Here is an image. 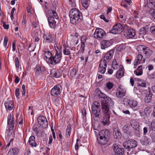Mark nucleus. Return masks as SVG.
Masks as SVG:
<instances>
[{"mask_svg": "<svg viewBox=\"0 0 155 155\" xmlns=\"http://www.w3.org/2000/svg\"><path fill=\"white\" fill-rule=\"evenodd\" d=\"M35 75L36 76H38L41 72V68L40 67L38 66L35 68Z\"/></svg>", "mask_w": 155, "mask_h": 155, "instance_id": "40", "label": "nucleus"}, {"mask_svg": "<svg viewBox=\"0 0 155 155\" xmlns=\"http://www.w3.org/2000/svg\"><path fill=\"white\" fill-rule=\"evenodd\" d=\"M150 31L152 34H155V26H152L150 28Z\"/></svg>", "mask_w": 155, "mask_h": 155, "instance_id": "56", "label": "nucleus"}, {"mask_svg": "<svg viewBox=\"0 0 155 155\" xmlns=\"http://www.w3.org/2000/svg\"><path fill=\"white\" fill-rule=\"evenodd\" d=\"M4 104L7 111L12 110L14 107V103L12 101H7L5 102Z\"/></svg>", "mask_w": 155, "mask_h": 155, "instance_id": "19", "label": "nucleus"}, {"mask_svg": "<svg viewBox=\"0 0 155 155\" xmlns=\"http://www.w3.org/2000/svg\"><path fill=\"white\" fill-rule=\"evenodd\" d=\"M124 35L125 37L127 38H133L135 35V31L133 29L128 28L125 29Z\"/></svg>", "mask_w": 155, "mask_h": 155, "instance_id": "11", "label": "nucleus"}, {"mask_svg": "<svg viewBox=\"0 0 155 155\" xmlns=\"http://www.w3.org/2000/svg\"><path fill=\"white\" fill-rule=\"evenodd\" d=\"M51 74L54 77L58 78L61 75V74L58 69H52L51 72Z\"/></svg>", "mask_w": 155, "mask_h": 155, "instance_id": "26", "label": "nucleus"}, {"mask_svg": "<svg viewBox=\"0 0 155 155\" xmlns=\"http://www.w3.org/2000/svg\"><path fill=\"white\" fill-rule=\"evenodd\" d=\"M8 42V38L7 36H5L4 39V41L3 42V45L5 47L7 44V43Z\"/></svg>", "mask_w": 155, "mask_h": 155, "instance_id": "54", "label": "nucleus"}, {"mask_svg": "<svg viewBox=\"0 0 155 155\" xmlns=\"http://www.w3.org/2000/svg\"><path fill=\"white\" fill-rule=\"evenodd\" d=\"M100 18L101 19H103L106 22H108L109 21V20L106 18L105 16L104 15H101L100 16Z\"/></svg>", "mask_w": 155, "mask_h": 155, "instance_id": "57", "label": "nucleus"}, {"mask_svg": "<svg viewBox=\"0 0 155 155\" xmlns=\"http://www.w3.org/2000/svg\"><path fill=\"white\" fill-rule=\"evenodd\" d=\"M92 112L94 120L96 121L101 120V116L100 108H92Z\"/></svg>", "mask_w": 155, "mask_h": 155, "instance_id": "10", "label": "nucleus"}, {"mask_svg": "<svg viewBox=\"0 0 155 155\" xmlns=\"http://www.w3.org/2000/svg\"><path fill=\"white\" fill-rule=\"evenodd\" d=\"M119 19L121 22L124 23L126 21V18L122 15H120L119 18Z\"/></svg>", "mask_w": 155, "mask_h": 155, "instance_id": "45", "label": "nucleus"}, {"mask_svg": "<svg viewBox=\"0 0 155 155\" xmlns=\"http://www.w3.org/2000/svg\"><path fill=\"white\" fill-rule=\"evenodd\" d=\"M71 131V125L70 124H69L68 125L66 131V135L67 138H69L70 137Z\"/></svg>", "mask_w": 155, "mask_h": 155, "instance_id": "34", "label": "nucleus"}, {"mask_svg": "<svg viewBox=\"0 0 155 155\" xmlns=\"http://www.w3.org/2000/svg\"><path fill=\"white\" fill-rule=\"evenodd\" d=\"M44 59L48 63V60H51L52 58V55L51 53L49 51H46L44 53Z\"/></svg>", "mask_w": 155, "mask_h": 155, "instance_id": "33", "label": "nucleus"}, {"mask_svg": "<svg viewBox=\"0 0 155 155\" xmlns=\"http://www.w3.org/2000/svg\"><path fill=\"white\" fill-rule=\"evenodd\" d=\"M127 27V26L124 24L117 23L113 26L112 29L110 31V32L115 34H120Z\"/></svg>", "mask_w": 155, "mask_h": 155, "instance_id": "5", "label": "nucleus"}, {"mask_svg": "<svg viewBox=\"0 0 155 155\" xmlns=\"http://www.w3.org/2000/svg\"><path fill=\"white\" fill-rule=\"evenodd\" d=\"M53 140L52 137V136H50L49 137V139L48 142V144H51Z\"/></svg>", "mask_w": 155, "mask_h": 155, "instance_id": "62", "label": "nucleus"}, {"mask_svg": "<svg viewBox=\"0 0 155 155\" xmlns=\"http://www.w3.org/2000/svg\"><path fill=\"white\" fill-rule=\"evenodd\" d=\"M94 35L95 38L98 40H101L104 39L105 37L106 33L102 29L97 28L96 29Z\"/></svg>", "mask_w": 155, "mask_h": 155, "instance_id": "7", "label": "nucleus"}, {"mask_svg": "<svg viewBox=\"0 0 155 155\" xmlns=\"http://www.w3.org/2000/svg\"><path fill=\"white\" fill-rule=\"evenodd\" d=\"M86 37L85 35H83L81 38V43H85L86 40Z\"/></svg>", "mask_w": 155, "mask_h": 155, "instance_id": "55", "label": "nucleus"}, {"mask_svg": "<svg viewBox=\"0 0 155 155\" xmlns=\"http://www.w3.org/2000/svg\"><path fill=\"white\" fill-rule=\"evenodd\" d=\"M7 124L9 127V130L8 135L9 136L12 133L13 130L14 128L15 120L13 114H9L7 118Z\"/></svg>", "mask_w": 155, "mask_h": 155, "instance_id": "6", "label": "nucleus"}, {"mask_svg": "<svg viewBox=\"0 0 155 155\" xmlns=\"http://www.w3.org/2000/svg\"><path fill=\"white\" fill-rule=\"evenodd\" d=\"M140 32L141 34L145 35L146 33V31L144 28H142L140 29Z\"/></svg>", "mask_w": 155, "mask_h": 155, "instance_id": "53", "label": "nucleus"}, {"mask_svg": "<svg viewBox=\"0 0 155 155\" xmlns=\"http://www.w3.org/2000/svg\"><path fill=\"white\" fill-rule=\"evenodd\" d=\"M143 57L142 54H138L134 62V66H136L140 63V61L143 59Z\"/></svg>", "mask_w": 155, "mask_h": 155, "instance_id": "30", "label": "nucleus"}, {"mask_svg": "<svg viewBox=\"0 0 155 155\" xmlns=\"http://www.w3.org/2000/svg\"><path fill=\"white\" fill-rule=\"evenodd\" d=\"M15 155L18 154L19 151V150L17 148L14 147L10 149Z\"/></svg>", "mask_w": 155, "mask_h": 155, "instance_id": "47", "label": "nucleus"}, {"mask_svg": "<svg viewBox=\"0 0 155 155\" xmlns=\"http://www.w3.org/2000/svg\"><path fill=\"white\" fill-rule=\"evenodd\" d=\"M107 64L104 61H101L99 64L98 71L101 74H104L106 71Z\"/></svg>", "mask_w": 155, "mask_h": 155, "instance_id": "16", "label": "nucleus"}, {"mask_svg": "<svg viewBox=\"0 0 155 155\" xmlns=\"http://www.w3.org/2000/svg\"><path fill=\"white\" fill-rule=\"evenodd\" d=\"M15 65L17 69H18L19 67V62L18 58V57L16 58L14 60Z\"/></svg>", "mask_w": 155, "mask_h": 155, "instance_id": "42", "label": "nucleus"}, {"mask_svg": "<svg viewBox=\"0 0 155 155\" xmlns=\"http://www.w3.org/2000/svg\"><path fill=\"white\" fill-rule=\"evenodd\" d=\"M15 82L16 83H18L20 81V78L17 76H15Z\"/></svg>", "mask_w": 155, "mask_h": 155, "instance_id": "60", "label": "nucleus"}, {"mask_svg": "<svg viewBox=\"0 0 155 155\" xmlns=\"http://www.w3.org/2000/svg\"><path fill=\"white\" fill-rule=\"evenodd\" d=\"M47 15L48 17H51V18L57 20L59 18V16L56 11L54 10L51 9L48 11Z\"/></svg>", "mask_w": 155, "mask_h": 155, "instance_id": "20", "label": "nucleus"}, {"mask_svg": "<svg viewBox=\"0 0 155 155\" xmlns=\"http://www.w3.org/2000/svg\"><path fill=\"white\" fill-rule=\"evenodd\" d=\"M43 37L44 41L47 43H52L54 39V37L49 33L45 34Z\"/></svg>", "mask_w": 155, "mask_h": 155, "instance_id": "18", "label": "nucleus"}, {"mask_svg": "<svg viewBox=\"0 0 155 155\" xmlns=\"http://www.w3.org/2000/svg\"><path fill=\"white\" fill-rule=\"evenodd\" d=\"M63 50L62 51L63 54L65 55L69 56L70 58L71 59V57L70 56L71 55V53L70 50L68 48V47H66L65 44H63Z\"/></svg>", "mask_w": 155, "mask_h": 155, "instance_id": "27", "label": "nucleus"}, {"mask_svg": "<svg viewBox=\"0 0 155 155\" xmlns=\"http://www.w3.org/2000/svg\"><path fill=\"white\" fill-rule=\"evenodd\" d=\"M62 87L60 85H55L51 90V95L52 96L57 97L59 95L61 91Z\"/></svg>", "mask_w": 155, "mask_h": 155, "instance_id": "12", "label": "nucleus"}, {"mask_svg": "<svg viewBox=\"0 0 155 155\" xmlns=\"http://www.w3.org/2000/svg\"><path fill=\"white\" fill-rule=\"evenodd\" d=\"M139 86L143 87H145L146 86V84L144 81L142 82L141 83L139 84Z\"/></svg>", "mask_w": 155, "mask_h": 155, "instance_id": "61", "label": "nucleus"}, {"mask_svg": "<svg viewBox=\"0 0 155 155\" xmlns=\"http://www.w3.org/2000/svg\"><path fill=\"white\" fill-rule=\"evenodd\" d=\"M112 66L113 68L115 70L117 69L118 67L119 64L116 61V60L115 59H114L113 61Z\"/></svg>", "mask_w": 155, "mask_h": 155, "instance_id": "37", "label": "nucleus"}, {"mask_svg": "<svg viewBox=\"0 0 155 155\" xmlns=\"http://www.w3.org/2000/svg\"><path fill=\"white\" fill-rule=\"evenodd\" d=\"M101 103L112 107L114 106V103L113 100L110 98L107 97L105 98L104 101H103Z\"/></svg>", "mask_w": 155, "mask_h": 155, "instance_id": "21", "label": "nucleus"}, {"mask_svg": "<svg viewBox=\"0 0 155 155\" xmlns=\"http://www.w3.org/2000/svg\"><path fill=\"white\" fill-rule=\"evenodd\" d=\"M102 110L104 113L103 117L101 118V123L104 125H108L110 123V111L109 108L111 107L101 103Z\"/></svg>", "mask_w": 155, "mask_h": 155, "instance_id": "2", "label": "nucleus"}, {"mask_svg": "<svg viewBox=\"0 0 155 155\" xmlns=\"http://www.w3.org/2000/svg\"><path fill=\"white\" fill-rule=\"evenodd\" d=\"M100 103L97 101H95L93 102L92 108H100Z\"/></svg>", "mask_w": 155, "mask_h": 155, "instance_id": "41", "label": "nucleus"}, {"mask_svg": "<svg viewBox=\"0 0 155 155\" xmlns=\"http://www.w3.org/2000/svg\"><path fill=\"white\" fill-rule=\"evenodd\" d=\"M113 148L116 154L122 155L124 153V149L122 148H119L116 144H113Z\"/></svg>", "mask_w": 155, "mask_h": 155, "instance_id": "17", "label": "nucleus"}, {"mask_svg": "<svg viewBox=\"0 0 155 155\" xmlns=\"http://www.w3.org/2000/svg\"><path fill=\"white\" fill-rule=\"evenodd\" d=\"M143 67L142 65L138 66L137 69L135 70L134 73L137 76L141 75L143 74Z\"/></svg>", "mask_w": 155, "mask_h": 155, "instance_id": "32", "label": "nucleus"}, {"mask_svg": "<svg viewBox=\"0 0 155 155\" xmlns=\"http://www.w3.org/2000/svg\"><path fill=\"white\" fill-rule=\"evenodd\" d=\"M151 125L152 127L155 129V120H154L152 121Z\"/></svg>", "mask_w": 155, "mask_h": 155, "instance_id": "63", "label": "nucleus"}, {"mask_svg": "<svg viewBox=\"0 0 155 155\" xmlns=\"http://www.w3.org/2000/svg\"><path fill=\"white\" fill-rule=\"evenodd\" d=\"M108 140L109 139L99 136V138L97 139V141L99 143L103 145L106 144Z\"/></svg>", "mask_w": 155, "mask_h": 155, "instance_id": "31", "label": "nucleus"}, {"mask_svg": "<svg viewBox=\"0 0 155 155\" xmlns=\"http://www.w3.org/2000/svg\"><path fill=\"white\" fill-rule=\"evenodd\" d=\"M33 130L35 131L37 135H38L39 134L40 131L37 127H33Z\"/></svg>", "mask_w": 155, "mask_h": 155, "instance_id": "50", "label": "nucleus"}, {"mask_svg": "<svg viewBox=\"0 0 155 155\" xmlns=\"http://www.w3.org/2000/svg\"><path fill=\"white\" fill-rule=\"evenodd\" d=\"M151 95H147L145 98V101L147 102H150L151 100Z\"/></svg>", "mask_w": 155, "mask_h": 155, "instance_id": "51", "label": "nucleus"}, {"mask_svg": "<svg viewBox=\"0 0 155 155\" xmlns=\"http://www.w3.org/2000/svg\"><path fill=\"white\" fill-rule=\"evenodd\" d=\"M124 69L122 67H121L117 72L116 76L118 79H120L123 76L124 74Z\"/></svg>", "mask_w": 155, "mask_h": 155, "instance_id": "28", "label": "nucleus"}, {"mask_svg": "<svg viewBox=\"0 0 155 155\" xmlns=\"http://www.w3.org/2000/svg\"><path fill=\"white\" fill-rule=\"evenodd\" d=\"M97 90H98L97 93L98 94V96L99 97L104 98V100L105 98L107 97L105 94L102 93L99 89H97Z\"/></svg>", "mask_w": 155, "mask_h": 155, "instance_id": "39", "label": "nucleus"}, {"mask_svg": "<svg viewBox=\"0 0 155 155\" xmlns=\"http://www.w3.org/2000/svg\"><path fill=\"white\" fill-rule=\"evenodd\" d=\"M19 124L20 125L21 127H22L23 123L24 122L22 116H21L19 118Z\"/></svg>", "mask_w": 155, "mask_h": 155, "instance_id": "49", "label": "nucleus"}, {"mask_svg": "<svg viewBox=\"0 0 155 155\" xmlns=\"http://www.w3.org/2000/svg\"><path fill=\"white\" fill-rule=\"evenodd\" d=\"M137 49L139 53L144 54L146 58H149L153 53V51L150 48L145 45H139L137 46Z\"/></svg>", "mask_w": 155, "mask_h": 155, "instance_id": "3", "label": "nucleus"}, {"mask_svg": "<svg viewBox=\"0 0 155 155\" xmlns=\"http://www.w3.org/2000/svg\"><path fill=\"white\" fill-rule=\"evenodd\" d=\"M114 50L112 49L107 52L104 55L103 59L101 61H104L106 63L108 62L112 57L114 53Z\"/></svg>", "mask_w": 155, "mask_h": 155, "instance_id": "14", "label": "nucleus"}, {"mask_svg": "<svg viewBox=\"0 0 155 155\" xmlns=\"http://www.w3.org/2000/svg\"><path fill=\"white\" fill-rule=\"evenodd\" d=\"M69 17L71 23L75 25L81 22L83 18L81 13L75 8H73L70 11Z\"/></svg>", "mask_w": 155, "mask_h": 155, "instance_id": "1", "label": "nucleus"}, {"mask_svg": "<svg viewBox=\"0 0 155 155\" xmlns=\"http://www.w3.org/2000/svg\"><path fill=\"white\" fill-rule=\"evenodd\" d=\"M77 73V71L75 68H73L71 70L70 72V75L72 77H74Z\"/></svg>", "mask_w": 155, "mask_h": 155, "instance_id": "43", "label": "nucleus"}, {"mask_svg": "<svg viewBox=\"0 0 155 155\" xmlns=\"http://www.w3.org/2000/svg\"><path fill=\"white\" fill-rule=\"evenodd\" d=\"M7 155H15L10 149L8 151Z\"/></svg>", "mask_w": 155, "mask_h": 155, "instance_id": "64", "label": "nucleus"}, {"mask_svg": "<svg viewBox=\"0 0 155 155\" xmlns=\"http://www.w3.org/2000/svg\"><path fill=\"white\" fill-rule=\"evenodd\" d=\"M81 2L82 6L84 8L87 9L89 7V4L88 2V0H81Z\"/></svg>", "mask_w": 155, "mask_h": 155, "instance_id": "35", "label": "nucleus"}, {"mask_svg": "<svg viewBox=\"0 0 155 155\" xmlns=\"http://www.w3.org/2000/svg\"><path fill=\"white\" fill-rule=\"evenodd\" d=\"M35 139V137L34 136H31L29 138L28 143L32 147H36L37 146Z\"/></svg>", "mask_w": 155, "mask_h": 155, "instance_id": "23", "label": "nucleus"}, {"mask_svg": "<svg viewBox=\"0 0 155 155\" xmlns=\"http://www.w3.org/2000/svg\"><path fill=\"white\" fill-rule=\"evenodd\" d=\"M110 133L108 130H104L101 131L99 133V136L103 137L109 139V138Z\"/></svg>", "mask_w": 155, "mask_h": 155, "instance_id": "22", "label": "nucleus"}, {"mask_svg": "<svg viewBox=\"0 0 155 155\" xmlns=\"http://www.w3.org/2000/svg\"><path fill=\"white\" fill-rule=\"evenodd\" d=\"M106 87L107 89L110 90L113 87V84L111 82H108L106 84Z\"/></svg>", "mask_w": 155, "mask_h": 155, "instance_id": "44", "label": "nucleus"}, {"mask_svg": "<svg viewBox=\"0 0 155 155\" xmlns=\"http://www.w3.org/2000/svg\"><path fill=\"white\" fill-rule=\"evenodd\" d=\"M62 57L61 51H56L54 55L52 56L51 60H48V63L55 65L60 62Z\"/></svg>", "mask_w": 155, "mask_h": 155, "instance_id": "4", "label": "nucleus"}, {"mask_svg": "<svg viewBox=\"0 0 155 155\" xmlns=\"http://www.w3.org/2000/svg\"><path fill=\"white\" fill-rule=\"evenodd\" d=\"M37 121L38 124L42 128H46L48 127V121L45 117L42 116H39L37 118Z\"/></svg>", "mask_w": 155, "mask_h": 155, "instance_id": "9", "label": "nucleus"}, {"mask_svg": "<svg viewBox=\"0 0 155 155\" xmlns=\"http://www.w3.org/2000/svg\"><path fill=\"white\" fill-rule=\"evenodd\" d=\"M101 48L104 49L111 45V42L109 40H104L101 42Z\"/></svg>", "mask_w": 155, "mask_h": 155, "instance_id": "24", "label": "nucleus"}, {"mask_svg": "<svg viewBox=\"0 0 155 155\" xmlns=\"http://www.w3.org/2000/svg\"><path fill=\"white\" fill-rule=\"evenodd\" d=\"M123 129L124 130V132L127 134L130 133L131 131L129 130V127L127 125H125L123 127Z\"/></svg>", "mask_w": 155, "mask_h": 155, "instance_id": "46", "label": "nucleus"}, {"mask_svg": "<svg viewBox=\"0 0 155 155\" xmlns=\"http://www.w3.org/2000/svg\"><path fill=\"white\" fill-rule=\"evenodd\" d=\"M31 153L30 150L28 148H26L25 150V155H29Z\"/></svg>", "mask_w": 155, "mask_h": 155, "instance_id": "58", "label": "nucleus"}, {"mask_svg": "<svg viewBox=\"0 0 155 155\" xmlns=\"http://www.w3.org/2000/svg\"><path fill=\"white\" fill-rule=\"evenodd\" d=\"M132 126L134 130L139 131V127L140 125L138 122L136 121L134 122V123L132 124Z\"/></svg>", "mask_w": 155, "mask_h": 155, "instance_id": "36", "label": "nucleus"}, {"mask_svg": "<svg viewBox=\"0 0 155 155\" xmlns=\"http://www.w3.org/2000/svg\"><path fill=\"white\" fill-rule=\"evenodd\" d=\"M155 3L154 2H150L148 3L147 7L149 8L148 12L150 14L152 13L155 9H154L155 8Z\"/></svg>", "mask_w": 155, "mask_h": 155, "instance_id": "29", "label": "nucleus"}, {"mask_svg": "<svg viewBox=\"0 0 155 155\" xmlns=\"http://www.w3.org/2000/svg\"><path fill=\"white\" fill-rule=\"evenodd\" d=\"M55 19L51 18V17H48V20L49 25L50 28H55L56 26V21Z\"/></svg>", "mask_w": 155, "mask_h": 155, "instance_id": "25", "label": "nucleus"}, {"mask_svg": "<svg viewBox=\"0 0 155 155\" xmlns=\"http://www.w3.org/2000/svg\"><path fill=\"white\" fill-rule=\"evenodd\" d=\"M126 92V90L122 86L119 85L117 89L116 97L119 98L124 97L125 95Z\"/></svg>", "mask_w": 155, "mask_h": 155, "instance_id": "13", "label": "nucleus"}, {"mask_svg": "<svg viewBox=\"0 0 155 155\" xmlns=\"http://www.w3.org/2000/svg\"><path fill=\"white\" fill-rule=\"evenodd\" d=\"M127 103L130 108L134 110H137V106L138 105V102L135 100L128 99Z\"/></svg>", "mask_w": 155, "mask_h": 155, "instance_id": "15", "label": "nucleus"}, {"mask_svg": "<svg viewBox=\"0 0 155 155\" xmlns=\"http://www.w3.org/2000/svg\"><path fill=\"white\" fill-rule=\"evenodd\" d=\"M85 43H81V47L80 49V51H81V52H84V47H85Z\"/></svg>", "mask_w": 155, "mask_h": 155, "instance_id": "52", "label": "nucleus"}, {"mask_svg": "<svg viewBox=\"0 0 155 155\" xmlns=\"http://www.w3.org/2000/svg\"><path fill=\"white\" fill-rule=\"evenodd\" d=\"M15 96L16 97H17V98L18 99H19V96L20 95V89L19 88H17L15 90Z\"/></svg>", "mask_w": 155, "mask_h": 155, "instance_id": "48", "label": "nucleus"}, {"mask_svg": "<svg viewBox=\"0 0 155 155\" xmlns=\"http://www.w3.org/2000/svg\"><path fill=\"white\" fill-rule=\"evenodd\" d=\"M113 134L114 137L116 139L120 138L121 136V134L118 130H114Z\"/></svg>", "mask_w": 155, "mask_h": 155, "instance_id": "38", "label": "nucleus"}, {"mask_svg": "<svg viewBox=\"0 0 155 155\" xmlns=\"http://www.w3.org/2000/svg\"><path fill=\"white\" fill-rule=\"evenodd\" d=\"M112 9V8L111 7H108L107 10V15H108L109 13H110Z\"/></svg>", "mask_w": 155, "mask_h": 155, "instance_id": "59", "label": "nucleus"}, {"mask_svg": "<svg viewBox=\"0 0 155 155\" xmlns=\"http://www.w3.org/2000/svg\"><path fill=\"white\" fill-rule=\"evenodd\" d=\"M137 143L135 140H127L124 142L123 143V146L126 149H133L137 145Z\"/></svg>", "mask_w": 155, "mask_h": 155, "instance_id": "8", "label": "nucleus"}]
</instances>
